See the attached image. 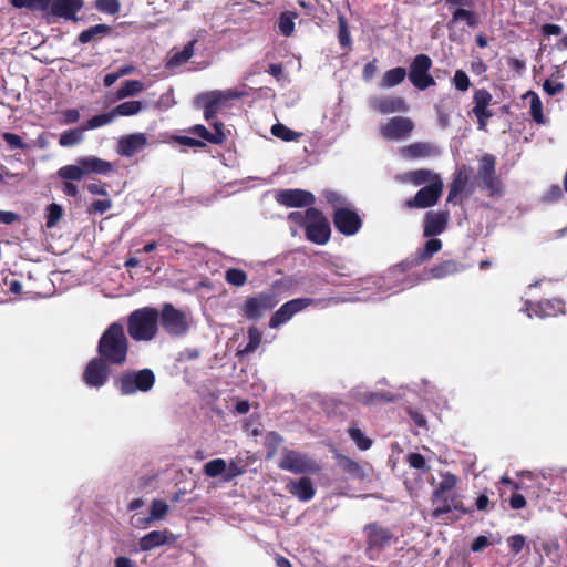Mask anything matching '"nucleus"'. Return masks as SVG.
Returning a JSON list of instances; mask_svg holds the SVG:
<instances>
[{
	"label": "nucleus",
	"mask_w": 567,
	"mask_h": 567,
	"mask_svg": "<svg viewBox=\"0 0 567 567\" xmlns=\"http://www.w3.org/2000/svg\"><path fill=\"white\" fill-rule=\"evenodd\" d=\"M99 353L103 359L114 364H122L125 361L127 339L121 324L112 323L102 334L99 342Z\"/></svg>",
	"instance_id": "1"
},
{
	"label": "nucleus",
	"mask_w": 567,
	"mask_h": 567,
	"mask_svg": "<svg viewBox=\"0 0 567 567\" xmlns=\"http://www.w3.org/2000/svg\"><path fill=\"white\" fill-rule=\"evenodd\" d=\"M158 312L153 308L135 310L128 317L127 330L130 336L137 341L152 340L157 331Z\"/></svg>",
	"instance_id": "2"
},
{
	"label": "nucleus",
	"mask_w": 567,
	"mask_h": 567,
	"mask_svg": "<svg viewBox=\"0 0 567 567\" xmlns=\"http://www.w3.org/2000/svg\"><path fill=\"white\" fill-rule=\"evenodd\" d=\"M154 383L155 375L150 369L125 372L115 380V384L123 395L148 392L154 386Z\"/></svg>",
	"instance_id": "3"
},
{
	"label": "nucleus",
	"mask_w": 567,
	"mask_h": 567,
	"mask_svg": "<svg viewBox=\"0 0 567 567\" xmlns=\"http://www.w3.org/2000/svg\"><path fill=\"white\" fill-rule=\"evenodd\" d=\"M243 95L235 89L224 91H210L197 97V103L204 107V117L210 121L215 115L224 109L228 101L239 99Z\"/></svg>",
	"instance_id": "4"
},
{
	"label": "nucleus",
	"mask_w": 567,
	"mask_h": 567,
	"mask_svg": "<svg viewBox=\"0 0 567 567\" xmlns=\"http://www.w3.org/2000/svg\"><path fill=\"white\" fill-rule=\"evenodd\" d=\"M279 300L275 293L261 292L247 298L241 306V312L249 320H258L267 311L275 308Z\"/></svg>",
	"instance_id": "5"
},
{
	"label": "nucleus",
	"mask_w": 567,
	"mask_h": 567,
	"mask_svg": "<svg viewBox=\"0 0 567 567\" xmlns=\"http://www.w3.org/2000/svg\"><path fill=\"white\" fill-rule=\"evenodd\" d=\"M431 68L432 60L429 55L417 54L413 59L410 65L409 80L416 89L426 90L436 84L434 78L430 74Z\"/></svg>",
	"instance_id": "6"
},
{
	"label": "nucleus",
	"mask_w": 567,
	"mask_h": 567,
	"mask_svg": "<svg viewBox=\"0 0 567 567\" xmlns=\"http://www.w3.org/2000/svg\"><path fill=\"white\" fill-rule=\"evenodd\" d=\"M307 238L318 245H324L330 238V225L327 218L317 209H308V223L306 225Z\"/></svg>",
	"instance_id": "7"
},
{
	"label": "nucleus",
	"mask_w": 567,
	"mask_h": 567,
	"mask_svg": "<svg viewBox=\"0 0 567 567\" xmlns=\"http://www.w3.org/2000/svg\"><path fill=\"white\" fill-rule=\"evenodd\" d=\"M413 128L411 118L394 116L380 126V135L386 141H401L408 138Z\"/></svg>",
	"instance_id": "8"
},
{
	"label": "nucleus",
	"mask_w": 567,
	"mask_h": 567,
	"mask_svg": "<svg viewBox=\"0 0 567 567\" xmlns=\"http://www.w3.org/2000/svg\"><path fill=\"white\" fill-rule=\"evenodd\" d=\"M443 190V182L440 177H434L433 182L421 188L414 198L406 202L410 208H426L436 204Z\"/></svg>",
	"instance_id": "9"
},
{
	"label": "nucleus",
	"mask_w": 567,
	"mask_h": 567,
	"mask_svg": "<svg viewBox=\"0 0 567 567\" xmlns=\"http://www.w3.org/2000/svg\"><path fill=\"white\" fill-rule=\"evenodd\" d=\"M279 466L282 470L296 474L316 473L319 471V466L316 464V462L296 451H288L287 453H285L279 463Z\"/></svg>",
	"instance_id": "10"
},
{
	"label": "nucleus",
	"mask_w": 567,
	"mask_h": 567,
	"mask_svg": "<svg viewBox=\"0 0 567 567\" xmlns=\"http://www.w3.org/2000/svg\"><path fill=\"white\" fill-rule=\"evenodd\" d=\"M311 303L310 299L299 298L293 299L282 305L270 318L269 327L272 329L289 321L292 316Z\"/></svg>",
	"instance_id": "11"
},
{
	"label": "nucleus",
	"mask_w": 567,
	"mask_h": 567,
	"mask_svg": "<svg viewBox=\"0 0 567 567\" xmlns=\"http://www.w3.org/2000/svg\"><path fill=\"white\" fill-rule=\"evenodd\" d=\"M162 322L167 332L176 336L183 334L188 327L186 315L174 309L171 305L163 308Z\"/></svg>",
	"instance_id": "12"
},
{
	"label": "nucleus",
	"mask_w": 567,
	"mask_h": 567,
	"mask_svg": "<svg viewBox=\"0 0 567 567\" xmlns=\"http://www.w3.org/2000/svg\"><path fill=\"white\" fill-rule=\"evenodd\" d=\"M276 200L287 207L308 206L315 202V196L303 189H282L275 195Z\"/></svg>",
	"instance_id": "13"
},
{
	"label": "nucleus",
	"mask_w": 567,
	"mask_h": 567,
	"mask_svg": "<svg viewBox=\"0 0 567 567\" xmlns=\"http://www.w3.org/2000/svg\"><path fill=\"white\" fill-rule=\"evenodd\" d=\"M370 106L381 114L406 112L409 109L403 97L389 95L372 97L370 100Z\"/></svg>",
	"instance_id": "14"
},
{
	"label": "nucleus",
	"mask_w": 567,
	"mask_h": 567,
	"mask_svg": "<svg viewBox=\"0 0 567 567\" xmlns=\"http://www.w3.org/2000/svg\"><path fill=\"white\" fill-rule=\"evenodd\" d=\"M336 228L344 235H354L361 227L360 217L352 210L339 208L334 213Z\"/></svg>",
	"instance_id": "15"
},
{
	"label": "nucleus",
	"mask_w": 567,
	"mask_h": 567,
	"mask_svg": "<svg viewBox=\"0 0 567 567\" xmlns=\"http://www.w3.org/2000/svg\"><path fill=\"white\" fill-rule=\"evenodd\" d=\"M109 378V370L102 359H93L86 365L84 371V382L89 386L100 388Z\"/></svg>",
	"instance_id": "16"
},
{
	"label": "nucleus",
	"mask_w": 567,
	"mask_h": 567,
	"mask_svg": "<svg viewBox=\"0 0 567 567\" xmlns=\"http://www.w3.org/2000/svg\"><path fill=\"white\" fill-rule=\"evenodd\" d=\"M147 145V137L144 133L124 135L118 140L117 153L125 157H132L140 153Z\"/></svg>",
	"instance_id": "17"
},
{
	"label": "nucleus",
	"mask_w": 567,
	"mask_h": 567,
	"mask_svg": "<svg viewBox=\"0 0 567 567\" xmlns=\"http://www.w3.org/2000/svg\"><path fill=\"white\" fill-rule=\"evenodd\" d=\"M82 6V0H50L49 8L45 11L54 17L71 20L75 19V14Z\"/></svg>",
	"instance_id": "18"
},
{
	"label": "nucleus",
	"mask_w": 567,
	"mask_h": 567,
	"mask_svg": "<svg viewBox=\"0 0 567 567\" xmlns=\"http://www.w3.org/2000/svg\"><path fill=\"white\" fill-rule=\"evenodd\" d=\"M478 176L483 184L491 192H495L498 186V179L495 175V157L486 154L482 157L480 163Z\"/></svg>",
	"instance_id": "19"
},
{
	"label": "nucleus",
	"mask_w": 567,
	"mask_h": 567,
	"mask_svg": "<svg viewBox=\"0 0 567 567\" xmlns=\"http://www.w3.org/2000/svg\"><path fill=\"white\" fill-rule=\"evenodd\" d=\"M175 537L167 530H152L140 539V548L143 551L152 550L169 542H174Z\"/></svg>",
	"instance_id": "20"
},
{
	"label": "nucleus",
	"mask_w": 567,
	"mask_h": 567,
	"mask_svg": "<svg viewBox=\"0 0 567 567\" xmlns=\"http://www.w3.org/2000/svg\"><path fill=\"white\" fill-rule=\"evenodd\" d=\"M447 218V213L429 212L425 215L424 236L431 237L442 234L445 230Z\"/></svg>",
	"instance_id": "21"
},
{
	"label": "nucleus",
	"mask_w": 567,
	"mask_h": 567,
	"mask_svg": "<svg viewBox=\"0 0 567 567\" xmlns=\"http://www.w3.org/2000/svg\"><path fill=\"white\" fill-rule=\"evenodd\" d=\"M79 163L83 166L84 175H107L114 171V166L111 162L96 156L79 157Z\"/></svg>",
	"instance_id": "22"
},
{
	"label": "nucleus",
	"mask_w": 567,
	"mask_h": 567,
	"mask_svg": "<svg viewBox=\"0 0 567 567\" xmlns=\"http://www.w3.org/2000/svg\"><path fill=\"white\" fill-rule=\"evenodd\" d=\"M287 489L302 502H308L315 496V488L309 477H301L297 481H290L287 484Z\"/></svg>",
	"instance_id": "23"
},
{
	"label": "nucleus",
	"mask_w": 567,
	"mask_h": 567,
	"mask_svg": "<svg viewBox=\"0 0 567 567\" xmlns=\"http://www.w3.org/2000/svg\"><path fill=\"white\" fill-rule=\"evenodd\" d=\"M563 308L564 306L561 300L554 299L538 303L536 306V309L533 310L534 313L530 312V303H527L526 311L529 318H532L534 315L539 318H545L556 316L563 312Z\"/></svg>",
	"instance_id": "24"
},
{
	"label": "nucleus",
	"mask_w": 567,
	"mask_h": 567,
	"mask_svg": "<svg viewBox=\"0 0 567 567\" xmlns=\"http://www.w3.org/2000/svg\"><path fill=\"white\" fill-rule=\"evenodd\" d=\"M167 512L168 505L164 501L154 499L151 505L150 516L147 518H138L135 526L138 528H145L152 522L163 519Z\"/></svg>",
	"instance_id": "25"
},
{
	"label": "nucleus",
	"mask_w": 567,
	"mask_h": 567,
	"mask_svg": "<svg viewBox=\"0 0 567 567\" xmlns=\"http://www.w3.org/2000/svg\"><path fill=\"white\" fill-rule=\"evenodd\" d=\"M462 270V266L454 260H445L442 264L434 266L426 274L424 279L436 278L441 279L450 275H454Z\"/></svg>",
	"instance_id": "26"
},
{
	"label": "nucleus",
	"mask_w": 567,
	"mask_h": 567,
	"mask_svg": "<svg viewBox=\"0 0 567 567\" xmlns=\"http://www.w3.org/2000/svg\"><path fill=\"white\" fill-rule=\"evenodd\" d=\"M434 153V148L425 143H415L402 147L400 154L403 158L413 159L419 157H427Z\"/></svg>",
	"instance_id": "27"
},
{
	"label": "nucleus",
	"mask_w": 567,
	"mask_h": 567,
	"mask_svg": "<svg viewBox=\"0 0 567 567\" xmlns=\"http://www.w3.org/2000/svg\"><path fill=\"white\" fill-rule=\"evenodd\" d=\"M523 100L529 104V112L534 121L538 124L545 123V116L543 114V103L537 93L528 91L523 95Z\"/></svg>",
	"instance_id": "28"
},
{
	"label": "nucleus",
	"mask_w": 567,
	"mask_h": 567,
	"mask_svg": "<svg viewBox=\"0 0 567 567\" xmlns=\"http://www.w3.org/2000/svg\"><path fill=\"white\" fill-rule=\"evenodd\" d=\"M434 177H440L437 174L429 171V169H417L404 175H401L399 178L402 182L412 183L415 186L422 185L424 183L431 184Z\"/></svg>",
	"instance_id": "29"
},
{
	"label": "nucleus",
	"mask_w": 567,
	"mask_h": 567,
	"mask_svg": "<svg viewBox=\"0 0 567 567\" xmlns=\"http://www.w3.org/2000/svg\"><path fill=\"white\" fill-rule=\"evenodd\" d=\"M460 21H464L468 27L473 28L477 24L476 14L467 7H455L449 27L456 25Z\"/></svg>",
	"instance_id": "30"
},
{
	"label": "nucleus",
	"mask_w": 567,
	"mask_h": 567,
	"mask_svg": "<svg viewBox=\"0 0 567 567\" xmlns=\"http://www.w3.org/2000/svg\"><path fill=\"white\" fill-rule=\"evenodd\" d=\"M145 109L142 101L131 100L118 104L112 110L114 118L118 116H134Z\"/></svg>",
	"instance_id": "31"
},
{
	"label": "nucleus",
	"mask_w": 567,
	"mask_h": 567,
	"mask_svg": "<svg viewBox=\"0 0 567 567\" xmlns=\"http://www.w3.org/2000/svg\"><path fill=\"white\" fill-rule=\"evenodd\" d=\"M468 179L470 172L467 167L463 166L462 168L458 169L457 175L450 187L447 196L449 202H453L454 198L465 189Z\"/></svg>",
	"instance_id": "32"
},
{
	"label": "nucleus",
	"mask_w": 567,
	"mask_h": 567,
	"mask_svg": "<svg viewBox=\"0 0 567 567\" xmlns=\"http://www.w3.org/2000/svg\"><path fill=\"white\" fill-rule=\"evenodd\" d=\"M145 90V85L138 80L124 81L116 91V99L123 100L135 96Z\"/></svg>",
	"instance_id": "33"
},
{
	"label": "nucleus",
	"mask_w": 567,
	"mask_h": 567,
	"mask_svg": "<svg viewBox=\"0 0 567 567\" xmlns=\"http://www.w3.org/2000/svg\"><path fill=\"white\" fill-rule=\"evenodd\" d=\"M406 71L404 68L398 66L386 71L381 80L380 86L383 89L393 87L404 81Z\"/></svg>",
	"instance_id": "34"
},
{
	"label": "nucleus",
	"mask_w": 567,
	"mask_h": 567,
	"mask_svg": "<svg viewBox=\"0 0 567 567\" xmlns=\"http://www.w3.org/2000/svg\"><path fill=\"white\" fill-rule=\"evenodd\" d=\"M56 175L64 181H81L85 175L83 166L79 163V158L75 164L65 165L59 168Z\"/></svg>",
	"instance_id": "35"
},
{
	"label": "nucleus",
	"mask_w": 567,
	"mask_h": 567,
	"mask_svg": "<svg viewBox=\"0 0 567 567\" xmlns=\"http://www.w3.org/2000/svg\"><path fill=\"white\" fill-rule=\"evenodd\" d=\"M194 43V41H190L182 51L172 54L167 61V68H176L187 62L193 56Z\"/></svg>",
	"instance_id": "36"
},
{
	"label": "nucleus",
	"mask_w": 567,
	"mask_h": 567,
	"mask_svg": "<svg viewBox=\"0 0 567 567\" xmlns=\"http://www.w3.org/2000/svg\"><path fill=\"white\" fill-rule=\"evenodd\" d=\"M85 132L84 127L73 128L66 132H63L60 135L59 144L63 147L74 146L83 141V133Z\"/></svg>",
	"instance_id": "37"
},
{
	"label": "nucleus",
	"mask_w": 567,
	"mask_h": 567,
	"mask_svg": "<svg viewBox=\"0 0 567 567\" xmlns=\"http://www.w3.org/2000/svg\"><path fill=\"white\" fill-rule=\"evenodd\" d=\"M297 17L298 14L291 11L281 13L278 21V29L280 33L286 37L291 35L295 31V20Z\"/></svg>",
	"instance_id": "38"
},
{
	"label": "nucleus",
	"mask_w": 567,
	"mask_h": 567,
	"mask_svg": "<svg viewBox=\"0 0 567 567\" xmlns=\"http://www.w3.org/2000/svg\"><path fill=\"white\" fill-rule=\"evenodd\" d=\"M442 248V241L440 239L433 238L429 239L423 248L419 251L417 260L419 262H424L432 258L434 254H436Z\"/></svg>",
	"instance_id": "39"
},
{
	"label": "nucleus",
	"mask_w": 567,
	"mask_h": 567,
	"mask_svg": "<svg viewBox=\"0 0 567 567\" xmlns=\"http://www.w3.org/2000/svg\"><path fill=\"white\" fill-rule=\"evenodd\" d=\"M225 472H226V462L223 458L212 460L204 465V473L208 477H217V476L224 477Z\"/></svg>",
	"instance_id": "40"
},
{
	"label": "nucleus",
	"mask_w": 567,
	"mask_h": 567,
	"mask_svg": "<svg viewBox=\"0 0 567 567\" xmlns=\"http://www.w3.org/2000/svg\"><path fill=\"white\" fill-rule=\"evenodd\" d=\"M339 466L349 475L354 478H363L364 473L361 466L349 457H341L339 460Z\"/></svg>",
	"instance_id": "41"
},
{
	"label": "nucleus",
	"mask_w": 567,
	"mask_h": 567,
	"mask_svg": "<svg viewBox=\"0 0 567 567\" xmlns=\"http://www.w3.org/2000/svg\"><path fill=\"white\" fill-rule=\"evenodd\" d=\"M271 133L282 140V141H286V142H291V141H295L297 138L300 137V133H297L292 130H290L289 127H287L286 125L281 124V123H278V124H275L272 127H271Z\"/></svg>",
	"instance_id": "42"
},
{
	"label": "nucleus",
	"mask_w": 567,
	"mask_h": 567,
	"mask_svg": "<svg viewBox=\"0 0 567 567\" xmlns=\"http://www.w3.org/2000/svg\"><path fill=\"white\" fill-rule=\"evenodd\" d=\"M225 280L231 286L241 287L247 281V275L241 269L229 268L225 272Z\"/></svg>",
	"instance_id": "43"
},
{
	"label": "nucleus",
	"mask_w": 567,
	"mask_h": 567,
	"mask_svg": "<svg viewBox=\"0 0 567 567\" xmlns=\"http://www.w3.org/2000/svg\"><path fill=\"white\" fill-rule=\"evenodd\" d=\"M115 118H114V115H113V112L112 110L107 113H103V114H100V115H95L93 116L92 118H90L86 124L83 126L86 130H94V128H97V127H101V126H104L106 124H110L111 122H113Z\"/></svg>",
	"instance_id": "44"
},
{
	"label": "nucleus",
	"mask_w": 567,
	"mask_h": 567,
	"mask_svg": "<svg viewBox=\"0 0 567 567\" xmlns=\"http://www.w3.org/2000/svg\"><path fill=\"white\" fill-rule=\"evenodd\" d=\"M50 0H11L16 8H30L45 11L49 8Z\"/></svg>",
	"instance_id": "45"
},
{
	"label": "nucleus",
	"mask_w": 567,
	"mask_h": 567,
	"mask_svg": "<svg viewBox=\"0 0 567 567\" xmlns=\"http://www.w3.org/2000/svg\"><path fill=\"white\" fill-rule=\"evenodd\" d=\"M109 28L105 24H96L91 27L84 31H82L79 35V41L81 43H89L93 40V38L97 34L105 33Z\"/></svg>",
	"instance_id": "46"
},
{
	"label": "nucleus",
	"mask_w": 567,
	"mask_h": 567,
	"mask_svg": "<svg viewBox=\"0 0 567 567\" xmlns=\"http://www.w3.org/2000/svg\"><path fill=\"white\" fill-rule=\"evenodd\" d=\"M378 400L392 401L393 396L388 393H378V392L359 393V396H358V401H360L367 405L374 404Z\"/></svg>",
	"instance_id": "47"
},
{
	"label": "nucleus",
	"mask_w": 567,
	"mask_h": 567,
	"mask_svg": "<svg viewBox=\"0 0 567 567\" xmlns=\"http://www.w3.org/2000/svg\"><path fill=\"white\" fill-rule=\"evenodd\" d=\"M349 435L360 450H368L372 444L371 440L367 439L363 432L355 426L349 429Z\"/></svg>",
	"instance_id": "48"
},
{
	"label": "nucleus",
	"mask_w": 567,
	"mask_h": 567,
	"mask_svg": "<svg viewBox=\"0 0 567 567\" xmlns=\"http://www.w3.org/2000/svg\"><path fill=\"white\" fill-rule=\"evenodd\" d=\"M262 334L256 327H250L248 329V343L244 349V352L249 353L254 352L261 342Z\"/></svg>",
	"instance_id": "49"
},
{
	"label": "nucleus",
	"mask_w": 567,
	"mask_h": 567,
	"mask_svg": "<svg viewBox=\"0 0 567 567\" xmlns=\"http://www.w3.org/2000/svg\"><path fill=\"white\" fill-rule=\"evenodd\" d=\"M63 214L62 207L58 204H51L47 208V227H54L61 219Z\"/></svg>",
	"instance_id": "50"
},
{
	"label": "nucleus",
	"mask_w": 567,
	"mask_h": 567,
	"mask_svg": "<svg viewBox=\"0 0 567 567\" xmlns=\"http://www.w3.org/2000/svg\"><path fill=\"white\" fill-rule=\"evenodd\" d=\"M456 485V477L452 474H445L440 482L439 488L434 492V498H439L443 493L452 489Z\"/></svg>",
	"instance_id": "51"
},
{
	"label": "nucleus",
	"mask_w": 567,
	"mask_h": 567,
	"mask_svg": "<svg viewBox=\"0 0 567 567\" xmlns=\"http://www.w3.org/2000/svg\"><path fill=\"white\" fill-rule=\"evenodd\" d=\"M473 99L475 103L473 109H488V105L492 101V95L487 90L481 89L474 92Z\"/></svg>",
	"instance_id": "52"
},
{
	"label": "nucleus",
	"mask_w": 567,
	"mask_h": 567,
	"mask_svg": "<svg viewBox=\"0 0 567 567\" xmlns=\"http://www.w3.org/2000/svg\"><path fill=\"white\" fill-rule=\"evenodd\" d=\"M192 132L197 134L199 137L204 138L205 141L213 143V144H220V134H212L204 125H195L192 128Z\"/></svg>",
	"instance_id": "53"
},
{
	"label": "nucleus",
	"mask_w": 567,
	"mask_h": 567,
	"mask_svg": "<svg viewBox=\"0 0 567 567\" xmlns=\"http://www.w3.org/2000/svg\"><path fill=\"white\" fill-rule=\"evenodd\" d=\"M339 42L342 47L348 48L351 44V37L343 16H339Z\"/></svg>",
	"instance_id": "54"
},
{
	"label": "nucleus",
	"mask_w": 567,
	"mask_h": 567,
	"mask_svg": "<svg viewBox=\"0 0 567 567\" xmlns=\"http://www.w3.org/2000/svg\"><path fill=\"white\" fill-rule=\"evenodd\" d=\"M453 84L458 91L465 92L468 90L471 82L467 74L464 71L457 70L453 78Z\"/></svg>",
	"instance_id": "55"
},
{
	"label": "nucleus",
	"mask_w": 567,
	"mask_h": 567,
	"mask_svg": "<svg viewBox=\"0 0 567 567\" xmlns=\"http://www.w3.org/2000/svg\"><path fill=\"white\" fill-rule=\"evenodd\" d=\"M96 7L99 10L107 13H116L120 9L117 0H97Z\"/></svg>",
	"instance_id": "56"
},
{
	"label": "nucleus",
	"mask_w": 567,
	"mask_h": 567,
	"mask_svg": "<svg viewBox=\"0 0 567 567\" xmlns=\"http://www.w3.org/2000/svg\"><path fill=\"white\" fill-rule=\"evenodd\" d=\"M525 543H526V539L523 535L520 534H517V535H514V536H511L508 539H507V544L511 548V550L514 553V554H518L525 546Z\"/></svg>",
	"instance_id": "57"
},
{
	"label": "nucleus",
	"mask_w": 567,
	"mask_h": 567,
	"mask_svg": "<svg viewBox=\"0 0 567 567\" xmlns=\"http://www.w3.org/2000/svg\"><path fill=\"white\" fill-rule=\"evenodd\" d=\"M473 113L477 118L478 128L485 130L488 118L493 115L492 112L488 109H473Z\"/></svg>",
	"instance_id": "58"
},
{
	"label": "nucleus",
	"mask_w": 567,
	"mask_h": 567,
	"mask_svg": "<svg viewBox=\"0 0 567 567\" xmlns=\"http://www.w3.org/2000/svg\"><path fill=\"white\" fill-rule=\"evenodd\" d=\"M543 89L548 95L554 96L564 90V84L560 82L546 80L543 84Z\"/></svg>",
	"instance_id": "59"
},
{
	"label": "nucleus",
	"mask_w": 567,
	"mask_h": 567,
	"mask_svg": "<svg viewBox=\"0 0 567 567\" xmlns=\"http://www.w3.org/2000/svg\"><path fill=\"white\" fill-rule=\"evenodd\" d=\"M408 463L411 467L416 468V470H425L426 468L425 458L419 453H411L408 456Z\"/></svg>",
	"instance_id": "60"
},
{
	"label": "nucleus",
	"mask_w": 567,
	"mask_h": 567,
	"mask_svg": "<svg viewBox=\"0 0 567 567\" xmlns=\"http://www.w3.org/2000/svg\"><path fill=\"white\" fill-rule=\"evenodd\" d=\"M2 136L11 148H23L25 146L21 137L17 134L4 133Z\"/></svg>",
	"instance_id": "61"
},
{
	"label": "nucleus",
	"mask_w": 567,
	"mask_h": 567,
	"mask_svg": "<svg viewBox=\"0 0 567 567\" xmlns=\"http://www.w3.org/2000/svg\"><path fill=\"white\" fill-rule=\"evenodd\" d=\"M241 473L238 465L235 462L226 463V472L223 477V481L228 482L238 476Z\"/></svg>",
	"instance_id": "62"
},
{
	"label": "nucleus",
	"mask_w": 567,
	"mask_h": 567,
	"mask_svg": "<svg viewBox=\"0 0 567 567\" xmlns=\"http://www.w3.org/2000/svg\"><path fill=\"white\" fill-rule=\"evenodd\" d=\"M112 206L110 199H100L92 203V210L99 214H103L109 210Z\"/></svg>",
	"instance_id": "63"
},
{
	"label": "nucleus",
	"mask_w": 567,
	"mask_h": 567,
	"mask_svg": "<svg viewBox=\"0 0 567 567\" xmlns=\"http://www.w3.org/2000/svg\"><path fill=\"white\" fill-rule=\"evenodd\" d=\"M378 72L375 61L369 62L364 65L362 76L365 81L371 80Z\"/></svg>",
	"instance_id": "64"
}]
</instances>
